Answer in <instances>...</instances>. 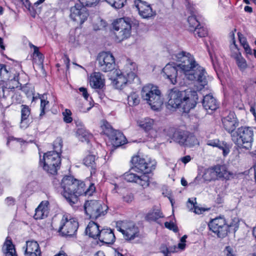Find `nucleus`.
Returning a JSON list of instances; mask_svg holds the SVG:
<instances>
[{"mask_svg": "<svg viewBox=\"0 0 256 256\" xmlns=\"http://www.w3.org/2000/svg\"><path fill=\"white\" fill-rule=\"evenodd\" d=\"M192 32L196 36L199 38L205 37L208 34L207 29L200 25L194 30Z\"/></svg>", "mask_w": 256, "mask_h": 256, "instance_id": "nucleus-47", "label": "nucleus"}, {"mask_svg": "<svg viewBox=\"0 0 256 256\" xmlns=\"http://www.w3.org/2000/svg\"><path fill=\"white\" fill-rule=\"evenodd\" d=\"M18 77V74H14V76L11 79L10 78L9 80H7L8 82H6V86L3 88L4 92L6 90H13L18 87L20 83Z\"/></svg>", "mask_w": 256, "mask_h": 256, "instance_id": "nucleus-32", "label": "nucleus"}, {"mask_svg": "<svg viewBox=\"0 0 256 256\" xmlns=\"http://www.w3.org/2000/svg\"><path fill=\"white\" fill-rule=\"evenodd\" d=\"M176 248H177V247L176 246H169L168 248H166V250H162V252L163 254H169L171 253H174V252H176Z\"/></svg>", "mask_w": 256, "mask_h": 256, "instance_id": "nucleus-54", "label": "nucleus"}, {"mask_svg": "<svg viewBox=\"0 0 256 256\" xmlns=\"http://www.w3.org/2000/svg\"><path fill=\"white\" fill-rule=\"evenodd\" d=\"M94 256H105L104 253L102 252L99 251Z\"/></svg>", "mask_w": 256, "mask_h": 256, "instance_id": "nucleus-64", "label": "nucleus"}, {"mask_svg": "<svg viewBox=\"0 0 256 256\" xmlns=\"http://www.w3.org/2000/svg\"><path fill=\"white\" fill-rule=\"evenodd\" d=\"M134 4L138 11L139 14L142 18H148L155 14L150 6L146 2L141 0H134Z\"/></svg>", "mask_w": 256, "mask_h": 256, "instance_id": "nucleus-18", "label": "nucleus"}, {"mask_svg": "<svg viewBox=\"0 0 256 256\" xmlns=\"http://www.w3.org/2000/svg\"><path fill=\"white\" fill-rule=\"evenodd\" d=\"M222 122L225 130L231 134L234 132V130L238 126V122L234 113H230L228 116L224 118Z\"/></svg>", "mask_w": 256, "mask_h": 256, "instance_id": "nucleus-19", "label": "nucleus"}, {"mask_svg": "<svg viewBox=\"0 0 256 256\" xmlns=\"http://www.w3.org/2000/svg\"><path fill=\"white\" fill-rule=\"evenodd\" d=\"M62 147V140L60 138H58L54 142V150H52V152H56L58 153V154H60Z\"/></svg>", "mask_w": 256, "mask_h": 256, "instance_id": "nucleus-49", "label": "nucleus"}, {"mask_svg": "<svg viewBox=\"0 0 256 256\" xmlns=\"http://www.w3.org/2000/svg\"><path fill=\"white\" fill-rule=\"evenodd\" d=\"M164 226L167 228L173 230L174 232H177L178 231V228L173 222H164Z\"/></svg>", "mask_w": 256, "mask_h": 256, "instance_id": "nucleus-52", "label": "nucleus"}, {"mask_svg": "<svg viewBox=\"0 0 256 256\" xmlns=\"http://www.w3.org/2000/svg\"><path fill=\"white\" fill-rule=\"evenodd\" d=\"M234 58L238 67L240 70H245L247 66L246 60L242 56L240 52L236 53L234 56Z\"/></svg>", "mask_w": 256, "mask_h": 256, "instance_id": "nucleus-39", "label": "nucleus"}, {"mask_svg": "<svg viewBox=\"0 0 256 256\" xmlns=\"http://www.w3.org/2000/svg\"><path fill=\"white\" fill-rule=\"evenodd\" d=\"M138 126L146 133L150 138H155L158 136L157 129L154 127V121L150 118H146L138 121Z\"/></svg>", "mask_w": 256, "mask_h": 256, "instance_id": "nucleus-16", "label": "nucleus"}, {"mask_svg": "<svg viewBox=\"0 0 256 256\" xmlns=\"http://www.w3.org/2000/svg\"><path fill=\"white\" fill-rule=\"evenodd\" d=\"M40 116H42L45 114V109L46 108V106L48 104V101L46 100L47 96L46 94H44L40 96Z\"/></svg>", "mask_w": 256, "mask_h": 256, "instance_id": "nucleus-45", "label": "nucleus"}, {"mask_svg": "<svg viewBox=\"0 0 256 256\" xmlns=\"http://www.w3.org/2000/svg\"><path fill=\"white\" fill-rule=\"evenodd\" d=\"M76 134L79 139L82 142H88L93 137L92 134L87 131L84 128H78Z\"/></svg>", "mask_w": 256, "mask_h": 256, "instance_id": "nucleus-30", "label": "nucleus"}, {"mask_svg": "<svg viewBox=\"0 0 256 256\" xmlns=\"http://www.w3.org/2000/svg\"><path fill=\"white\" fill-rule=\"evenodd\" d=\"M232 140L238 147L248 150L254 140V131L251 127L241 126L231 134Z\"/></svg>", "mask_w": 256, "mask_h": 256, "instance_id": "nucleus-7", "label": "nucleus"}, {"mask_svg": "<svg viewBox=\"0 0 256 256\" xmlns=\"http://www.w3.org/2000/svg\"><path fill=\"white\" fill-rule=\"evenodd\" d=\"M100 127L102 132L108 137L116 130L112 128L110 124L106 121H103Z\"/></svg>", "mask_w": 256, "mask_h": 256, "instance_id": "nucleus-40", "label": "nucleus"}, {"mask_svg": "<svg viewBox=\"0 0 256 256\" xmlns=\"http://www.w3.org/2000/svg\"><path fill=\"white\" fill-rule=\"evenodd\" d=\"M202 106L206 110H210L212 112L218 108V104L214 96L209 94L204 96Z\"/></svg>", "mask_w": 256, "mask_h": 256, "instance_id": "nucleus-25", "label": "nucleus"}, {"mask_svg": "<svg viewBox=\"0 0 256 256\" xmlns=\"http://www.w3.org/2000/svg\"><path fill=\"white\" fill-rule=\"evenodd\" d=\"M224 253L226 256H236L233 248L230 246L225 248Z\"/></svg>", "mask_w": 256, "mask_h": 256, "instance_id": "nucleus-53", "label": "nucleus"}, {"mask_svg": "<svg viewBox=\"0 0 256 256\" xmlns=\"http://www.w3.org/2000/svg\"><path fill=\"white\" fill-rule=\"evenodd\" d=\"M10 72L7 70L6 66L4 64H0V78L2 80H9L10 78Z\"/></svg>", "mask_w": 256, "mask_h": 256, "instance_id": "nucleus-46", "label": "nucleus"}, {"mask_svg": "<svg viewBox=\"0 0 256 256\" xmlns=\"http://www.w3.org/2000/svg\"><path fill=\"white\" fill-rule=\"evenodd\" d=\"M109 138L112 144L116 147L124 144L126 142V138L124 135L121 132L118 130H115Z\"/></svg>", "mask_w": 256, "mask_h": 256, "instance_id": "nucleus-27", "label": "nucleus"}, {"mask_svg": "<svg viewBox=\"0 0 256 256\" xmlns=\"http://www.w3.org/2000/svg\"><path fill=\"white\" fill-rule=\"evenodd\" d=\"M85 212L92 219H96L104 216L106 213L107 206L96 200H87L84 205Z\"/></svg>", "mask_w": 256, "mask_h": 256, "instance_id": "nucleus-10", "label": "nucleus"}, {"mask_svg": "<svg viewBox=\"0 0 256 256\" xmlns=\"http://www.w3.org/2000/svg\"><path fill=\"white\" fill-rule=\"evenodd\" d=\"M210 59H211V61H212V64L213 65V66L215 68L216 67V61L214 60L212 54L210 52Z\"/></svg>", "mask_w": 256, "mask_h": 256, "instance_id": "nucleus-62", "label": "nucleus"}, {"mask_svg": "<svg viewBox=\"0 0 256 256\" xmlns=\"http://www.w3.org/2000/svg\"><path fill=\"white\" fill-rule=\"evenodd\" d=\"M172 58L178 62L177 65L184 72L185 78L190 80H196L197 90H202L207 84L206 72L196 61L194 56L188 52H180L172 56Z\"/></svg>", "mask_w": 256, "mask_h": 256, "instance_id": "nucleus-1", "label": "nucleus"}, {"mask_svg": "<svg viewBox=\"0 0 256 256\" xmlns=\"http://www.w3.org/2000/svg\"><path fill=\"white\" fill-rule=\"evenodd\" d=\"M114 34L118 42L128 38L131 34V24L124 18L116 20L112 23Z\"/></svg>", "mask_w": 256, "mask_h": 256, "instance_id": "nucleus-11", "label": "nucleus"}, {"mask_svg": "<svg viewBox=\"0 0 256 256\" xmlns=\"http://www.w3.org/2000/svg\"><path fill=\"white\" fill-rule=\"evenodd\" d=\"M110 6L116 9L121 8L124 6L126 0H104Z\"/></svg>", "mask_w": 256, "mask_h": 256, "instance_id": "nucleus-48", "label": "nucleus"}, {"mask_svg": "<svg viewBox=\"0 0 256 256\" xmlns=\"http://www.w3.org/2000/svg\"><path fill=\"white\" fill-rule=\"evenodd\" d=\"M191 157L189 155H187L180 158V160L184 164H187L191 160Z\"/></svg>", "mask_w": 256, "mask_h": 256, "instance_id": "nucleus-59", "label": "nucleus"}, {"mask_svg": "<svg viewBox=\"0 0 256 256\" xmlns=\"http://www.w3.org/2000/svg\"><path fill=\"white\" fill-rule=\"evenodd\" d=\"M115 236L111 229H102L100 230V234L98 239L103 243L112 244L115 240Z\"/></svg>", "mask_w": 256, "mask_h": 256, "instance_id": "nucleus-23", "label": "nucleus"}, {"mask_svg": "<svg viewBox=\"0 0 256 256\" xmlns=\"http://www.w3.org/2000/svg\"><path fill=\"white\" fill-rule=\"evenodd\" d=\"M128 104L130 106H137L140 102V99L138 94L135 92H131L127 96Z\"/></svg>", "mask_w": 256, "mask_h": 256, "instance_id": "nucleus-37", "label": "nucleus"}, {"mask_svg": "<svg viewBox=\"0 0 256 256\" xmlns=\"http://www.w3.org/2000/svg\"><path fill=\"white\" fill-rule=\"evenodd\" d=\"M238 36L240 42V44L242 46H244L248 44L246 38L244 36H243L242 34H238Z\"/></svg>", "mask_w": 256, "mask_h": 256, "instance_id": "nucleus-56", "label": "nucleus"}, {"mask_svg": "<svg viewBox=\"0 0 256 256\" xmlns=\"http://www.w3.org/2000/svg\"><path fill=\"white\" fill-rule=\"evenodd\" d=\"M78 90H79L80 92H82V96H84V98L86 100H88L89 94L88 92L87 89L84 87H80L79 88Z\"/></svg>", "mask_w": 256, "mask_h": 256, "instance_id": "nucleus-55", "label": "nucleus"}, {"mask_svg": "<svg viewBox=\"0 0 256 256\" xmlns=\"http://www.w3.org/2000/svg\"><path fill=\"white\" fill-rule=\"evenodd\" d=\"M186 240L182 238H180V242L178 244V248L181 250H184L186 248Z\"/></svg>", "mask_w": 256, "mask_h": 256, "instance_id": "nucleus-57", "label": "nucleus"}, {"mask_svg": "<svg viewBox=\"0 0 256 256\" xmlns=\"http://www.w3.org/2000/svg\"><path fill=\"white\" fill-rule=\"evenodd\" d=\"M48 205L49 202L48 200L42 202L36 209L34 218L40 220L47 217L49 212Z\"/></svg>", "mask_w": 256, "mask_h": 256, "instance_id": "nucleus-21", "label": "nucleus"}, {"mask_svg": "<svg viewBox=\"0 0 256 256\" xmlns=\"http://www.w3.org/2000/svg\"><path fill=\"white\" fill-rule=\"evenodd\" d=\"M196 204V198H194L192 200L188 199L187 206L190 208V210H192L194 209L193 212L196 214H202V212L204 211V210L202 208L197 206Z\"/></svg>", "mask_w": 256, "mask_h": 256, "instance_id": "nucleus-36", "label": "nucleus"}, {"mask_svg": "<svg viewBox=\"0 0 256 256\" xmlns=\"http://www.w3.org/2000/svg\"><path fill=\"white\" fill-rule=\"evenodd\" d=\"M162 74L166 78L169 80L173 84H176L179 79L178 76V69L174 64H168L162 69Z\"/></svg>", "mask_w": 256, "mask_h": 256, "instance_id": "nucleus-17", "label": "nucleus"}, {"mask_svg": "<svg viewBox=\"0 0 256 256\" xmlns=\"http://www.w3.org/2000/svg\"><path fill=\"white\" fill-rule=\"evenodd\" d=\"M61 187L63 190L62 192V196L71 206L78 202V196H90L96 191L94 184H90L85 190V184L70 176H66L62 178Z\"/></svg>", "mask_w": 256, "mask_h": 256, "instance_id": "nucleus-3", "label": "nucleus"}, {"mask_svg": "<svg viewBox=\"0 0 256 256\" xmlns=\"http://www.w3.org/2000/svg\"><path fill=\"white\" fill-rule=\"evenodd\" d=\"M187 131L177 130L173 134V140L179 144L180 146H184V138L186 136Z\"/></svg>", "mask_w": 256, "mask_h": 256, "instance_id": "nucleus-33", "label": "nucleus"}, {"mask_svg": "<svg viewBox=\"0 0 256 256\" xmlns=\"http://www.w3.org/2000/svg\"><path fill=\"white\" fill-rule=\"evenodd\" d=\"M29 46L30 48H34V52L32 54L34 62L38 65L42 64L44 56L43 54L40 52L38 48L32 44V43H29Z\"/></svg>", "mask_w": 256, "mask_h": 256, "instance_id": "nucleus-29", "label": "nucleus"}, {"mask_svg": "<svg viewBox=\"0 0 256 256\" xmlns=\"http://www.w3.org/2000/svg\"><path fill=\"white\" fill-rule=\"evenodd\" d=\"M21 110V121L20 123V128H26L29 124V116L30 113V108L26 105L22 106Z\"/></svg>", "mask_w": 256, "mask_h": 256, "instance_id": "nucleus-28", "label": "nucleus"}, {"mask_svg": "<svg viewBox=\"0 0 256 256\" xmlns=\"http://www.w3.org/2000/svg\"><path fill=\"white\" fill-rule=\"evenodd\" d=\"M104 76L100 72H94L90 77V84L94 88H102L104 86Z\"/></svg>", "mask_w": 256, "mask_h": 256, "instance_id": "nucleus-20", "label": "nucleus"}, {"mask_svg": "<svg viewBox=\"0 0 256 256\" xmlns=\"http://www.w3.org/2000/svg\"><path fill=\"white\" fill-rule=\"evenodd\" d=\"M4 246L6 247V256H18L16 253L14 245L11 240H6Z\"/></svg>", "mask_w": 256, "mask_h": 256, "instance_id": "nucleus-38", "label": "nucleus"}, {"mask_svg": "<svg viewBox=\"0 0 256 256\" xmlns=\"http://www.w3.org/2000/svg\"><path fill=\"white\" fill-rule=\"evenodd\" d=\"M198 100V94L195 90L188 89L180 92L174 88L169 91L168 105L173 108L182 107L184 112H188L196 106Z\"/></svg>", "mask_w": 256, "mask_h": 256, "instance_id": "nucleus-4", "label": "nucleus"}, {"mask_svg": "<svg viewBox=\"0 0 256 256\" xmlns=\"http://www.w3.org/2000/svg\"><path fill=\"white\" fill-rule=\"evenodd\" d=\"M100 230V226L97 223L90 222L86 229V232L90 237L94 239L98 238Z\"/></svg>", "mask_w": 256, "mask_h": 256, "instance_id": "nucleus-26", "label": "nucleus"}, {"mask_svg": "<svg viewBox=\"0 0 256 256\" xmlns=\"http://www.w3.org/2000/svg\"><path fill=\"white\" fill-rule=\"evenodd\" d=\"M204 178L208 181L217 180L214 167L208 168L204 174Z\"/></svg>", "mask_w": 256, "mask_h": 256, "instance_id": "nucleus-43", "label": "nucleus"}, {"mask_svg": "<svg viewBox=\"0 0 256 256\" xmlns=\"http://www.w3.org/2000/svg\"><path fill=\"white\" fill-rule=\"evenodd\" d=\"M138 68L134 62L128 60L122 71H116V77L113 80V84L116 88L122 89L128 82H132L136 77Z\"/></svg>", "mask_w": 256, "mask_h": 256, "instance_id": "nucleus-5", "label": "nucleus"}, {"mask_svg": "<svg viewBox=\"0 0 256 256\" xmlns=\"http://www.w3.org/2000/svg\"><path fill=\"white\" fill-rule=\"evenodd\" d=\"M100 27L98 28H94L95 30H100L101 28H104L106 26V23L104 20H100Z\"/></svg>", "mask_w": 256, "mask_h": 256, "instance_id": "nucleus-61", "label": "nucleus"}, {"mask_svg": "<svg viewBox=\"0 0 256 256\" xmlns=\"http://www.w3.org/2000/svg\"><path fill=\"white\" fill-rule=\"evenodd\" d=\"M64 120L66 123H70L72 122V118L71 117L72 112L70 110L66 109L62 112Z\"/></svg>", "mask_w": 256, "mask_h": 256, "instance_id": "nucleus-50", "label": "nucleus"}, {"mask_svg": "<svg viewBox=\"0 0 256 256\" xmlns=\"http://www.w3.org/2000/svg\"><path fill=\"white\" fill-rule=\"evenodd\" d=\"M40 162L43 163V168L46 171L52 174H55L60 166V154L56 152H48L44 154Z\"/></svg>", "mask_w": 256, "mask_h": 256, "instance_id": "nucleus-9", "label": "nucleus"}, {"mask_svg": "<svg viewBox=\"0 0 256 256\" xmlns=\"http://www.w3.org/2000/svg\"><path fill=\"white\" fill-rule=\"evenodd\" d=\"M100 0H78L79 2L84 6H92L96 5Z\"/></svg>", "mask_w": 256, "mask_h": 256, "instance_id": "nucleus-51", "label": "nucleus"}, {"mask_svg": "<svg viewBox=\"0 0 256 256\" xmlns=\"http://www.w3.org/2000/svg\"><path fill=\"white\" fill-rule=\"evenodd\" d=\"M120 194L122 195V200L124 202L130 203L134 200V194L126 189L121 190Z\"/></svg>", "mask_w": 256, "mask_h": 256, "instance_id": "nucleus-42", "label": "nucleus"}, {"mask_svg": "<svg viewBox=\"0 0 256 256\" xmlns=\"http://www.w3.org/2000/svg\"><path fill=\"white\" fill-rule=\"evenodd\" d=\"M214 168L217 179L219 178H228L229 172L225 166L218 165L214 166Z\"/></svg>", "mask_w": 256, "mask_h": 256, "instance_id": "nucleus-31", "label": "nucleus"}, {"mask_svg": "<svg viewBox=\"0 0 256 256\" xmlns=\"http://www.w3.org/2000/svg\"><path fill=\"white\" fill-rule=\"evenodd\" d=\"M208 227L218 238H222L227 236L231 228L234 227V230H236L238 226L227 224L225 218L220 216L211 220L208 224Z\"/></svg>", "mask_w": 256, "mask_h": 256, "instance_id": "nucleus-8", "label": "nucleus"}, {"mask_svg": "<svg viewBox=\"0 0 256 256\" xmlns=\"http://www.w3.org/2000/svg\"><path fill=\"white\" fill-rule=\"evenodd\" d=\"M88 16L87 8L80 2L76 4L70 8V18L80 24H82L87 20Z\"/></svg>", "mask_w": 256, "mask_h": 256, "instance_id": "nucleus-14", "label": "nucleus"}, {"mask_svg": "<svg viewBox=\"0 0 256 256\" xmlns=\"http://www.w3.org/2000/svg\"><path fill=\"white\" fill-rule=\"evenodd\" d=\"M206 144L210 146L218 148L222 150L224 156H226L230 152L229 144L224 141H220L218 139L208 140Z\"/></svg>", "mask_w": 256, "mask_h": 256, "instance_id": "nucleus-24", "label": "nucleus"}, {"mask_svg": "<svg viewBox=\"0 0 256 256\" xmlns=\"http://www.w3.org/2000/svg\"><path fill=\"white\" fill-rule=\"evenodd\" d=\"M84 164L88 167H90L92 169H95V156L94 155L87 156L83 160Z\"/></svg>", "mask_w": 256, "mask_h": 256, "instance_id": "nucleus-44", "label": "nucleus"}, {"mask_svg": "<svg viewBox=\"0 0 256 256\" xmlns=\"http://www.w3.org/2000/svg\"><path fill=\"white\" fill-rule=\"evenodd\" d=\"M163 217L162 214L158 210H153L147 214L146 220L148 222L156 221L158 218Z\"/></svg>", "mask_w": 256, "mask_h": 256, "instance_id": "nucleus-35", "label": "nucleus"}, {"mask_svg": "<svg viewBox=\"0 0 256 256\" xmlns=\"http://www.w3.org/2000/svg\"><path fill=\"white\" fill-rule=\"evenodd\" d=\"M25 255L26 256H41L39 245L36 241L26 242Z\"/></svg>", "mask_w": 256, "mask_h": 256, "instance_id": "nucleus-22", "label": "nucleus"}, {"mask_svg": "<svg viewBox=\"0 0 256 256\" xmlns=\"http://www.w3.org/2000/svg\"><path fill=\"white\" fill-rule=\"evenodd\" d=\"M141 96L154 110H160L163 104L161 92L156 86L151 84L144 86L141 90Z\"/></svg>", "mask_w": 256, "mask_h": 256, "instance_id": "nucleus-6", "label": "nucleus"}, {"mask_svg": "<svg viewBox=\"0 0 256 256\" xmlns=\"http://www.w3.org/2000/svg\"><path fill=\"white\" fill-rule=\"evenodd\" d=\"M131 162L134 166V170H138L144 174L138 175L130 170L124 174V178L128 182L136 183L144 188L148 187L150 178L147 174L156 169V161L150 158H143L136 156L132 158Z\"/></svg>", "mask_w": 256, "mask_h": 256, "instance_id": "nucleus-2", "label": "nucleus"}, {"mask_svg": "<svg viewBox=\"0 0 256 256\" xmlns=\"http://www.w3.org/2000/svg\"><path fill=\"white\" fill-rule=\"evenodd\" d=\"M123 234L126 240H134L139 236L140 232L138 226L132 222H124L122 227L118 229Z\"/></svg>", "mask_w": 256, "mask_h": 256, "instance_id": "nucleus-15", "label": "nucleus"}, {"mask_svg": "<svg viewBox=\"0 0 256 256\" xmlns=\"http://www.w3.org/2000/svg\"><path fill=\"white\" fill-rule=\"evenodd\" d=\"M188 22L189 24V30L192 32L197 27L200 26V23L194 16H191L188 17Z\"/></svg>", "mask_w": 256, "mask_h": 256, "instance_id": "nucleus-41", "label": "nucleus"}, {"mask_svg": "<svg viewBox=\"0 0 256 256\" xmlns=\"http://www.w3.org/2000/svg\"><path fill=\"white\" fill-rule=\"evenodd\" d=\"M54 256H68L66 253L64 251H60L58 254H55Z\"/></svg>", "mask_w": 256, "mask_h": 256, "instance_id": "nucleus-63", "label": "nucleus"}, {"mask_svg": "<svg viewBox=\"0 0 256 256\" xmlns=\"http://www.w3.org/2000/svg\"><path fill=\"white\" fill-rule=\"evenodd\" d=\"M96 64L98 68L104 72L112 70L115 67V59L112 54L102 52L97 56Z\"/></svg>", "mask_w": 256, "mask_h": 256, "instance_id": "nucleus-12", "label": "nucleus"}, {"mask_svg": "<svg viewBox=\"0 0 256 256\" xmlns=\"http://www.w3.org/2000/svg\"><path fill=\"white\" fill-rule=\"evenodd\" d=\"M78 227V224L76 219L64 214L60 220L58 232L63 236H73L77 231Z\"/></svg>", "mask_w": 256, "mask_h": 256, "instance_id": "nucleus-13", "label": "nucleus"}, {"mask_svg": "<svg viewBox=\"0 0 256 256\" xmlns=\"http://www.w3.org/2000/svg\"><path fill=\"white\" fill-rule=\"evenodd\" d=\"M5 202L8 206H13L14 204L15 200L12 197H8L6 199Z\"/></svg>", "mask_w": 256, "mask_h": 256, "instance_id": "nucleus-58", "label": "nucleus"}, {"mask_svg": "<svg viewBox=\"0 0 256 256\" xmlns=\"http://www.w3.org/2000/svg\"><path fill=\"white\" fill-rule=\"evenodd\" d=\"M243 48L247 54H252V50L250 48V47L248 44L243 46Z\"/></svg>", "mask_w": 256, "mask_h": 256, "instance_id": "nucleus-60", "label": "nucleus"}, {"mask_svg": "<svg viewBox=\"0 0 256 256\" xmlns=\"http://www.w3.org/2000/svg\"><path fill=\"white\" fill-rule=\"evenodd\" d=\"M186 136L187 140L184 142V146L190 148L198 144V140L193 134L187 131Z\"/></svg>", "mask_w": 256, "mask_h": 256, "instance_id": "nucleus-34", "label": "nucleus"}]
</instances>
